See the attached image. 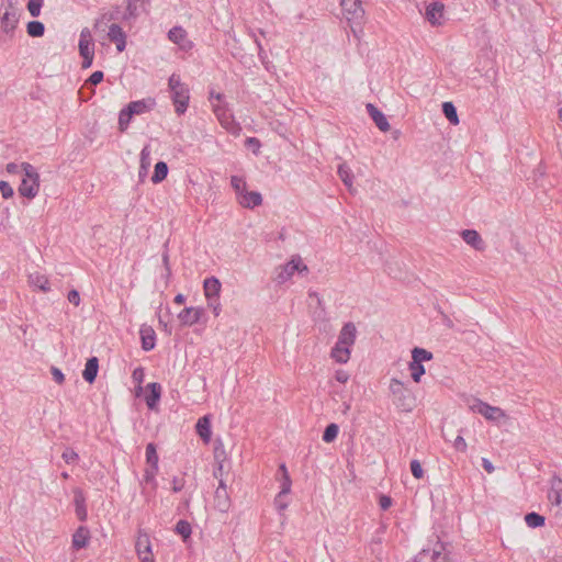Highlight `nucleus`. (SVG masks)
<instances>
[{"label":"nucleus","mask_w":562,"mask_h":562,"mask_svg":"<svg viewBox=\"0 0 562 562\" xmlns=\"http://www.w3.org/2000/svg\"><path fill=\"white\" fill-rule=\"evenodd\" d=\"M176 532L187 539L191 536L192 529L191 525L187 520H179L176 525Z\"/></svg>","instance_id":"nucleus-43"},{"label":"nucleus","mask_w":562,"mask_h":562,"mask_svg":"<svg viewBox=\"0 0 562 562\" xmlns=\"http://www.w3.org/2000/svg\"><path fill=\"white\" fill-rule=\"evenodd\" d=\"M74 503L77 518L80 521H86L88 517L86 496L83 494V491L79 487H76L74 490Z\"/></svg>","instance_id":"nucleus-14"},{"label":"nucleus","mask_w":562,"mask_h":562,"mask_svg":"<svg viewBox=\"0 0 562 562\" xmlns=\"http://www.w3.org/2000/svg\"><path fill=\"white\" fill-rule=\"evenodd\" d=\"M295 271H308L307 267L302 263V260L299 256L293 257L289 262L281 265L276 269L274 281L278 284H283L294 274Z\"/></svg>","instance_id":"nucleus-6"},{"label":"nucleus","mask_w":562,"mask_h":562,"mask_svg":"<svg viewBox=\"0 0 562 562\" xmlns=\"http://www.w3.org/2000/svg\"><path fill=\"white\" fill-rule=\"evenodd\" d=\"M139 162L140 164H139L138 177L143 181L146 178V176L148 173V169L150 167V149H149L148 145H146L142 149Z\"/></svg>","instance_id":"nucleus-28"},{"label":"nucleus","mask_w":562,"mask_h":562,"mask_svg":"<svg viewBox=\"0 0 562 562\" xmlns=\"http://www.w3.org/2000/svg\"><path fill=\"white\" fill-rule=\"evenodd\" d=\"M103 72L101 70H97L86 80V85L97 86L103 80Z\"/></svg>","instance_id":"nucleus-49"},{"label":"nucleus","mask_w":562,"mask_h":562,"mask_svg":"<svg viewBox=\"0 0 562 562\" xmlns=\"http://www.w3.org/2000/svg\"><path fill=\"white\" fill-rule=\"evenodd\" d=\"M26 32L31 37H41L45 33V26L41 21H30L26 25Z\"/></svg>","instance_id":"nucleus-36"},{"label":"nucleus","mask_w":562,"mask_h":562,"mask_svg":"<svg viewBox=\"0 0 562 562\" xmlns=\"http://www.w3.org/2000/svg\"><path fill=\"white\" fill-rule=\"evenodd\" d=\"M146 462L148 465H158L159 458L154 442L146 446Z\"/></svg>","instance_id":"nucleus-41"},{"label":"nucleus","mask_w":562,"mask_h":562,"mask_svg":"<svg viewBox=\"0 0 562 562\" xmlns=\"http://www.w3.org/2000/svg\"><path fill=\"white\" fill-rule=\"evenodd\" d=\"M89 540L90 530L85 526H80L72 535V548L76 550L83 549L88 546Z\"/></svg>","instance_id":"nucleus-21"},{"label":"nucleus","mask_w":562,"mask_h":562,"mask_svg":"<svg viewBox=\"0 0 562 562\" xmlns=\"http://www.w3.org/2000/svg\"><path fill=\"white\" fill-rule=\"evenodd\" d=\"M390 391L394 405L402 412H412L415 407V397L412 392L397 379L390 382Z\"/></svg>","instance_id":"nucleus-2"},{"label":"nucleus","mask_w":562,"mask_h":562,"mask_svg":"<svg viewBox=\"0 0 562 562\" xmlns=\"http://www.w3.org/2000/svg\"><path fill=\"white\" fill-rule=\"evenodd\" d=\"M196 434L200 436V438L205 442H210L211 440V419L209 416H203L199 418L196 425H195Z\"/></svg>","instance_id":"nucleus-25"},{"label":"nucleus","mask_w":562,"mask_h":562,"mask_svg":"<svg viewBox=\"0 0 562 562\" xmlns=\"http://www.w3.org/2000/svg\"><path fill=\"white\" fill-rule=\"evenodd\" d=\"M142 348L144 351H150L156 346V333L153 327L143 325L139 329Z\"/></svg>","instance_id":"nucleus-17"},{"label":"nucleus","mask_w":562,"mask_h":562,"mask_svg":"<svg viewBox=\"0 0 562 562\" xmlns=\"http://www.w3.org/2000/svg\"><path fill=\"white\" fill-rule=\"evenodd\" d=\"M135 550L142 562H154L150 538L143 529L138 530Z\"/></svg>","instance_id":"nucleus-7"},{"label":"nucleus","mask_w":562,"mask_h":562,"mask_svg":"<svg viewBox=\"0 0 562 562\" xmlns=\"http://www.w3.org/2000/svg\"><path fill=\"white\" fill-rule=\"evenodd\" d=\"M482 467L484 468V470L487 473H492L494 471V467H493L492 462L486 458L482 459Z\"/></svg>","instance_id":"nucleus-64"},{"label":"nucleus","mask_w":562,"mask_h":562,"mask_svg":"<svg viewBox=\"0 0 562 562\" xmlns=\"http://www.w3.org/2000/svg\"><path fill=\"white\" fill-rule=\"evenodd\" d=\"M434 358L432 353L424 348L415 347L412 350V359L417 362L430 361Z\"/></svg>","instance_id":"nucleus-38"},{"label":"nucleus","mask_w":562,"mask_h":562,"mask_svg":"<svg viewBox=\"0 0 562 562\" xmlns=\"http://www.w3.org/2000/svg\"><path fill=\"white\" fill-rule=\"evenodd\" d=\"M453 448L460 452L467 451L468 445L461 435L457 436L456 439L453 440Z\"/></svg>","instance_id":"nucleus-52"},{"label":"nucleus","mask_w":562,"mask_h":562,"mask_svg":"<svg viewBox=\"0 0 562 562\" xmlns=\"http://www.w3.org/2000/svg\"><path fill=\"white\" fill-rule=\"evenodd\" d=\"M285 497H286V495H282L280 493H278V495L274 498V506L279 513H282L289 506V503L285 501Z\"/></svg>","instance_id":"nucleus-48"},{"label":"nucleus","mask_w":562,"mask_h":562,"mask_svg":"<svg viewBox=\"0 0 562 562\" xmlns=\"http://www.w3.org/2000/svg\"><path fill=\"white\" fill-rule=\"evenodd\" d=\"M22 168L25 175L20 187L19 192L22 196L33 199L38 193L40 175L36 169L29 162H23Z\"/></svg>","instance_id":"nucleus-3"},{"label":"nucleus","mask_w":562,"mask_h":562,"mask_svg":"<svg viewBox=\"0 0 562 562\" xmlns=\"http://www.w3.org/2000/svg\"><path fill=\"white\" fill-rule=\"evenodd\" d=\"M549 501L555 505L560 506L562 504V479L554 475L550 481V490L548 492Z\"/></svg>","instance_id":"nucleus-15"},{"label":"nucleus","mask_w":562,"mask_h":562,"mask_svg":"<svg viewBox=\"0 0 562 562\" xmlns=\"http://www.w3.org/2000/svg\"><path fill=\"white\" fill-rule=\"evenodd\" d=\"M222 284L216 277L206 278L203 282L204 294L207 300H215L220 296Z\"/></svg>","instance_id":"nucleus-19"},{"label":"nucleus","mask_w":562,"mask_h":562,"mask_svg":"<svg viewBox=\"0 0 562 562\" xmlns=\"http://www.w3.org/2000/svg\"><path fill=\"white\" fill-rule=\"evenodd\" d=\"M78 47L80 56L94 55V44L92 41H79Z\"/></svg>","instance_id":"nucleus-44"},{"label":"nucleus","mask_w":562,"mask_h":562,"mask_svg":"<svg viewBox=\"0 0 562 562\" xmlns=\"http://www.w3.org/2000/svg\"><path fill=\"white\" fill-rule=\"evenodd\" d=\"M158 472V465H148L145 470L144 480L147 483H156L155 476Z\"/></svg>","instance_id":"nucleus-47"},{"label":"nucleus","mask_w":562,"mask_h":562,"mask_svg":"<svg viewBox=\"0 0 562 562\" xmlns=\"http://www.w3.org/2000/svg\"><path fill=\"white\" fill-rule=\"evenodd\" d=\"M4 2L8 4L0 16V27L7 35L13 36L19 23L20 12L12 0H1V5H4Z\"/></svg>","instance_id":"nucleus-5"},{"label":"nucleus","mask_w":562,"mask_h":562,"mask_svg":"<svg viewBox=\"0 0 562 562\" xmlns=\"http://www.w3.org/2000/svg\"><path fill=\"white\" fill-rule=\"evenodd\" d=\"M331 357L339 363H346L350 359V348L339 346V344L336 342L331 350Z\"/></svg>","instance_id":"nucleus-29"},{"label":"nucleus","mask_w":562,"mask_h":562,"mask_svg":"<svg viewBox=\"0 0 562 562\" xmlns=\"http://www.w3.org/2000/svg\"><path fill=\"white\" fill-rule=\"evenodd\" d=\"M0 192L4 199L12 198L14 194L12 187L7 181H0Z\"/></svg>","instance_id":"nucleus-51"},{"label":"nucleus","mask_w":562,"mask_h":562,"mask_svg":"<svg viewBox=\"0 0 562 562\" xmlns=\"http://www.w3.org/2000/svg\"><path fill=\"white\" fill-rule=\"evenodd\" d=\"M338 176L346 187L349 189L352 186L353 173L347 164H340L338 166Z\"/></svg>","instance_id":"nucleus-32"},{"label":"nucleus","mask_w":562,"mask_h":562,"mask_svg":"<svg viewBox=\"0 0 562 562\" xmlns=\"http://www.w3.org/2000/svg\"><path fill=\"white\" fill-rule=\"evenodd\" d=\"M246 145L252 148L254 153H257L261 146L260 140L256 137H248L246 139Z\"/></svg>","instance_id":"nucleus-59"},{"label":"nucleus","mask_w":562,"mask_h":562,"mask_svg":"<svg viewBox=\"0 0 562 562\" xmlns=\"http://www.w3.org/2000/svg\"><path fill=\"white\" fill-rule=\"evenodd\" d=\"M99 371V360L97 357H91L87 360L82 376L88 383H93Z\"/></svg>","instance_id":"nucleus-24"},{"label":"nucleus","mask_w":562,"mask_h":562,"mask_svg":"<svg viewBox=\"0 0 562 562\" xmlns=\"http://www.w3.org/2000/svg\"><path fill=\"white\" fill-rule=\"evenodd\" d=\"M61 458L63 460L66 462V463H74L75 461L78 460L79 456L76 451H74L72 449L70 448H67L63 454H61Z\"/></svg>","instance_id":"nucleus-50"},{"label":"nucleus","mask_w":562,"mask_h":562,"mask_svg":"<svg viewBox=\"0 0 562 562\" xmlns=\"http://www.w3.org/2000/svg\"><path fill=\"white\" fill-rule=\"evenodd\" d=\"M93 56H94V55L81 56V57H82V59H83V60H82V65H81V67H82L83 69H87V68L91 67L92 61H93Z\"/></svg>","instance_id":"nucleus-63"},{"label":"nucleus","mask_w":562,"mask_h":562,"mask_svg":"<svg viewBox=\"0 0 562 562\" xmlns=\"http://www.w3.org/2000/svg\"><path fill=\"white\" fill-rule=\"evenodd\" d=\"M155 105L154 99L132 101L126 106L133 115H139L149 111Z\"/></svg>","instance_id":"nucleus-26"},{"label":"nucleus","mask_w":562,"mask_h":562,"mask_svg":"<svg viewBox=\"0 0 562 562\" xmlns=\"http://www.w3.org/2000/svg\"><path fill=\"white\" fill-rule=\"evenodd\" d=\"M425 19L432 25L439 26L445 23V5L439 1H432L426 5Z\"/></svg>","instance_id":"nucleus-9"},{"label":"nucleus","mask_w":562,"mask_h":562,"mask_svg":"<svg viewBox=\"0 0 562 562\" xmlns=\"http://www.w3.org/2000/svg\"><path fill=\"white\" fill-rule=\"evenodd\" d=\"M44 0H29L27 10L33 18H37L41 14Z\"/></svg>","instance_id":"nucleus-45"},{"label":"nucleus","mask_w":562,"mask_h":562,"mask_svg":"<svg viewBox=\"0 0 562 562\" xmlns=\"http://www.w3.org/2000/svg\"><path fill=\"white\" fill-rule=\"evenodd\" d=\"M109 40L116 45L117 52H123L126 47V34L119 24H111L108 32Z\"/></svg>","instance_id":"nucleus-13"},{"label":"nucleus","mask_w":562,"mask_h":562,"mask_svg":"<svg viewBox=\"0 0 562 562\" xmlns=\"http://www.w3.org/2000/svg\"><path fill=\"white\" fill-rule=\"evenodd\" d=\"M525 521H526L527 526L530 528H539V527L544 526L546 518H544V516H542L536 512H531V513L526 514Z\"/></svg>","instance_id":"nucleus-33"},{"label":"nucleus","mask_w":562,"mask_h":562,"mask_svg":"<svg viewBox=\"0 0 562 562\" xmlns=\"http://www.w3.org/2000/svg\"><path fill=\"white\" fill-rule=\"evenodd\" d=\"M279 470L282 473L281 490L279 493L282 495H288L291 492V477L288 473L285 464H281Z\"/></svg>","instance_id":"nucleus-37"},{"label":"nucleus","mask_w":562,"mask_h":562,"mask_svg":"<svg viewBox=\"0 0 562 562\" xmlns=\"http://www.w3.org/2000/svg\"><path fill=\"white\" fill-rule=\"evenodd\" d=\"M145 378V370L142 367L136 368L132 373V379L134 382L142 384Z\"/></svg>","instance_id":"nucleus-53"},{"label":"nucleus","mask_w":562,"mask_h":562,"mask_svg":"<svg viewBox=\"0 0 562 562\" xmlns=\"http://www.w3.org/2000/svg\"><path fill=\"white\" fill-rule=\"evenodd\" d=\"M167 175H168L167 164L165 161H158L155 165L154 173L151 176V181L154 183H159L166 179Z\"/></svg>","instance_id":"nucleus-31"},{"label":"nucleus","mask_w":562,"mask_h":562,"mask_svg":"<svg viewBox=\"0 0 562 562\" xmlns=\"http://www.w3.org/2000/svg\"><path fill=\"white\" fill-rule=\"evenodd\" d=\"M238 202L243 207L254 209L262 203V196L258 191H245L238 198Z\"/></svg>","instance_id":"nucleus-20"},{"label":"nucleus","mask_w":562,"mask_h":562,"mask_svg":"<svg viewBox=\"0 0 562 562\" xmlns=\"http://www.w3.org/2000/svg\"><path fill=\"white\" fill-rule=\"evenodd\" d=\"M408 370L411 371L413 381L416 383L420 382L422 375L425 374L424 364L412 359V361L408 363Z\"/></svg>","instance_id":"nucleus-35"},{"label":"nucleus","mask_w":562,"mask_h":562,"mask_svg":"<svg viewBox=\"0 0 562 562\" xmlns=\"http://www.w3.org/2000/svg\"><path fill=\"white\" fill-rule=\"evenodd\" d=\"M203 314V307H186L178 314V318L181 325L192 326L200 322Z\"/></svg>","instance_id":"nucleus-11"},{"label":"nucleus","mask_w":562,"mask_h":562,"mask_svg":"<svg viewBox=\"0 0 562 562\" xmlns=\"http://www.w3.org/2000/svg\"><path fill=\"white\" fill-rule=\"evenodd\" d=\"M411 471L415 479H422L424 476V470L422 468V464L418 460H412L411 461Z\"/></svg>","instance_id":"nucleus-46"},{"label":"nucleus","mask_w":562,"mask_h":562,"mask_svg":"<svg viewBox=\"0 0 562 562\" xmlns=\"http://www.w3.org/2000/svg\"><path fill=\"white\" fill-rule=\"evenodd\" d=\"M215 459L217 461V468L214 470L213 475L216 479H220L223 475V467L224 465H223V461H220V456H218L217 451H215Z\"/></svg>","instance_id":"nucleus-61"},{"label":"nucleus","mask_w":562,"mask_h":562,"mask_svg":"<svg viewBox=\"0 0 562 562\" xmlns=\"http://www.w3.org/2000/svg\"><path fill=\"white\" fill-rule=\"evenodd\" d=\"M168 87L170 90V98L175 104L176 113L178 115L184 114L190 101L189 87L181 81L180 76L177 74H172L169 77Z\"/></svg>","instance_id":"nucleus-1"},{"label":"nucleus","mask_w":562,"mask_h":562,"mask_svg":"<svg viewBox=\"0 0 562 562\" xmlns=\"http://www.w3.org/2000/svg\"><path fill=\"white\" fill-rule=\"evenodd\" d=\"M50 373L53 375V379L56 383L58 384H63L64 381H65V375L64 373L56 367H52L50 368Z\"/></svg>","instance_id":"nucleus-54"},{"label":"nucleus","mask_w":562,"mask_h":562,"mask_svg":"<svg viewBox=\"0 0 562 562\" xmlns=\"http://www.w3.org/2000/svg\"><path fill=\"white\" fill-rule=\"evenodd\" d=\"M344 14L348 22L351 23V31L357 35L356 26H361L364 19V10L360 0H341L340 2Z\"/></svg>","instance_id":"nucleus-4"},{"label":"nucleus","mask_w":562,"mask_h":562,"mask_svg":"<svg viewBox=\"0 0 562 562\" xmlns=\"http://www.w3.org/2000/svg\"><path fill=\"white\" fill-rule=\"evenodd\" d=\"M183 487H184V479L175 476L172 479V491L175 493H178V492L182 491Z\"/></svg>","instance_id":"nucleus-56"},{"label":"nucleus","mask_w":562,"mask_h":562,"mask_svg":"<svg viewBox=\"0 0 562 562\" xmlns=\"http://www.w3.org/2000/svg\"><path fill=\"white\" fill-rule=\"evenodd\" d=\"M29 283L34 289H37L44 293L49 291V281L46 276L41 274L38 272L31 273L29 276Z\"/></svg>","instance_id":"nucleus-27"},{"label":"nucleus","mask_w":562,"mask_h":562,"mask_svg":"<svg viewBox=\"0 0 562 562\" xmlns=\"http://www.w3.org/2000/svg\"><path fill=\"white\" fill-rule=\"evenodd\" d=\"M162 262H164V267H165V270H166V274H167V277H169L171 274V268H170V265H169V255H168V252H164L162 254Z\"/></svg>","instance_id":"nucleus-62"},{"label":"nucleus","mask_w":562,"mask_h":562,"mask_svg":"<svg viewBox=\"0 0 562 562\" xmlns=\"http://www.w3.org/2000/svg\"><path fill=\"white\" fill-rule=\"evenodd\" d=\"M134 115L132 114V112L127 109V106L123 108L121 111H120V114H119V130L121 132H124L126 131V128L128 127L130 125V122L132 120Z\"/></svg>","instance_id":"nucleus-39"},{"label":"nucleus","mask_w":562,"mask_h":562,"mask_svg":"<svg viewBox=\"0 0 562 562\" xmlns=\"http://www.w3.org/2000/svg\"><path fill=\"white\" fill-rule=\"evenodd\" d=\"M339 427L337 424H329L326 426L324 432H323V441L325 442H333L337 436H338Z\"/></svg>","instance_id":"nucleus-40"},{"label":"nucleus","mask_w":562,"mask_h":562,"mask_svg":"<svg viewBox=\"0 0 562 562\" xmlns=\"http://www.w3.org/2000/svg\"><path fill=\"white\" fill-rule=\"evenodd\" d=\"M149 393L145 397L146 405L149 409H155L161 396V385L157 382H151L147 385Z\"/></svg>","instance_id":"nucleus-22"},{"label":"nucleus","mask_w":562,"mask_h":562,"mask_svg":"<svg viewBox=\"0 0 562 562\" xmlns=\"http://www.w3.org/2000/svg\"><path fill=\"white\" fill-rule=\"evenodd\" d=\"M356 334L357 329L355 324L351 322L346 323L339 333L337 344H339V346H346L350 348L356 341Z\"/></svg>","instance_id":"nucleus-12"},{"label":"nucleus","mask_w":562,"mask_h":562,"mask_svg":"<svg viewBox=\"0 0 562 562\" xmlns=\"http://www.w3.org/2000/svg\"><path fill=\"white\" fill-rule=\"evenodd\" d=\"M213 111L220 121L221 125L229 133L234 135H238L240 132V126L235 122L233 115L228 112L225 106L220 104L213 105Z\"/></svg>","instance_id":"nucleus-8"},{"label":"nucleus","mask_w":562,"mask_h":562,"mask_svg":"<svg viewBox=\"0 0 562 562\" xmlns=\"http://www.w3.org/2000/svg\"><path fill=\"white\" fill-rule=\"evenodd\" d=\"M231 184L233 189L235 190L238 198L245 192L246 190V181L238 176H232L231 178Z\"/></svg>","instance_id":"nucleus-42"},{"label":"nucleus","mask_w":562,"mask_h":562,"mask_svg":"<svg viewBox=\"0 0 562 562\" xmlns=\"http://www.w3.org/2000/svg\"><path fill=\"white\" fill-rule=\"evenodd\" d=\"M442 113L452 125L459 124L457 108L452 102L447 101L442 103Z\"/></svg>","instance_id":"nucleus-30"},{"label":"nucleus","mask_w":562,"mask_h":562,"mask_svg":"<svg viewBox=\"0 0 562 562\" xmlns=\"http://www.w3.org/2000/svg\"><path fill=\"white\" fill-rule=\"evenodd\" d=\"M232 502L227 491H215L214 507L221 513H227L231 508Z\"/></svg>","instance_id":"nucleus-23"},{"label":"nucleus","mask_w":562,"mask_h":562,"mask_svg":"<svg viewBox=\"0 0 562 562\" xmlns=\"http://www.w3.org/2000/svg\"><path fill=\"white\" fill-rule=\"evenodd\" d=\"M67 299L75 306H78L80 304V294L77 290H70L68 292Z\"/></svg>","instance_id":"nucleus-58"},{"label":"nucleus","mask_w":562,"mask_h":562,"mask_svg":"<svg viewBox=\"0 0 562 562\" xmlns=\"http://www.w3.org/2000/svg\"><path fill=\"white\" fill-rule=\"evenodd\" d=\"M335 379L340 383H346L349 380V374L347 371L339 369L335 372Z\"/></svg>","instance_id":"nucleus-60"},{"label":"nucleus","mask_w":562,"mask_h":562,"mask_svg":"<svg viewBox=\"0 0 562 562\" xmlns=\"http://www.w3.org/2000/svg\"><path fill=\"white\" fill-rule=\"evenodd\" d=\"M367 111L380 131L387 132L391 128L385 115L375 105L368 103Z\"/></svg>","instance_id":"nucleus-16"},{"label":"nucleus","mask_w":562,"mask_h":562,"mask_svg":"<svg viewBox=\"0 0 562 562\" xmlns=\"http://www.w3.org/2000/svg\"><path fill=\"white\" fill-rule=\"evenodd\" d=\"M463 240L473 247L475 250L482 251L485 248V243L481 235L474 229H464L461 233Z\"/></svg>","instance_id":"nucleus-18"},{"label":"nucleus","mask_w":562,"mask_h":562,"mask_svg":"<svg viewBox=\"0 0 562 562\" xmlns=\"http://www.w3.org/2000/svg\"><path fill=\"white\" fill-rule=\"evenodd\" d=\"M209 307L212 308L215 316L220 315L221 312V303H220V296H216L215 300H207Z\"/></svg>","instance_id":"nucleus-57"},{"label":"nucleus","mask_w":562,"mask_h":562,"mask_svg":"<svg viewBox=\"0 0 562 562\" xmlns=\"http://www.w3.org/2000/svg\"><path fill=\"white\" fill-rule=\"evenodd\" d=\"M187 32L181 26H173L168 32V40L175 44L181 45V43L186 40Z\"/></svg>","instance_id":"nucleus-34"},{"label":"nucleus","mask_w":562,"mask_h":562,"mask_svg":"<svg viewBox=\"0 0 562 562\" xmlns=\"http://www.w3.org/2000/svg\"><path fill=\"white\" fill-rule=\"evenodd\" d=\"M471 408L473 412L481 414L488 420H498L499 418L506 416L502 408L497 406H492L480 400H476L475 403L471 406Z\"/></svg>","instance_id":"nucleus-10"},{"label":"nucleus","mask_w":562,"mask_h":562,"mask_svg":"<svg viewBox=\"0 0 562 562\" xmlns=\"http://www.w3.org/2000/svg\"><path fill=\"white\" fill-rule=\"evenodd\" d=\"M392 498L386 495H381L379 499V505L382 510H387L392 506Z\"/></svg>","instance_id":"nucleus-55"}]
</instances>
